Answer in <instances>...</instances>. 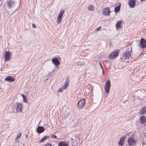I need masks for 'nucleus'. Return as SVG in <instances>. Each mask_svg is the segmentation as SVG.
Segmentation results:
<instances>
[{
	"instance_id": "obj_32",
	"label": "nucleus",
	"mask_w": 146,
	"mask_h": 146,
	"mask_svg": "<svg viewBox=\"0 0 146 146\" xmlns=\"http://www.w3.org/2000/svg\"><path fill=\"white\" fill-rule=\"evenodd\" d=\"M32 25L33 28H35L36 27V26L34 24H32Z\"/></svg>"
},
{
	"instance_id": "obj_35",
	"label": "nucleus",
	"mask_w": 146,
	"mask_h": 146,
	"mask_svg": "<svg viewBox=\"0 0 146 146\" xmlns=\"http://www.w3.org/2000/svg\"><path fill=\"white\" fill-rule=\"evenodd\" d=\"M143 146H146V144L143 142Z\"/></svg>"
},
{
	"instance_id": "obj_10",
	"label": "nucleus",
	"mask_w": 146,
	"mask_h": 146,
	"mask_svg": "<svg viewBox=\"0 0 146 146\" xmlns=\"http://www.w3.org/2000/svg\"><path fill=\"white\" fill-rule=\"evenodd\" d=\"M139 45L143 48L146 47V40L143 38H142L139 42Z\"/></svg>"
},
{
	"instance_id": "obj_23",
	"label": "nucleus",
	"mask_w": 146,
	"mask_h": 146,
	"mask_svg": "<svg viewBox=\"0 0 146 146\" xmlns=\"http://www.w3.org/2000/svg\"><path fill=\"white\" fill-rule=\"evenodd\" d=\"M49 138V137L48 136H45L42 138L39 141V143H42L46 139Z\"/></svg>"
},
{
	"instance_id": "obj_1",
	"label": "nucleus",
	"mask_w": 146,
	"mask_h": 146,
	"mask_svg": "<svg viewBox=\"0 0 146 146\" xmlns=\"http://www.w3.org/2000/svg\"><path fill=\"white\" fill-rule=\"evenodd\" d=\"M19 7L14 0H10L7 2L6 9L8 11L13 13L19 8Z\"/></svg>"
},
{
	"instance_id": "obj_6",
	"label": "nucleus",
	"mask_w": 146,
	"mask_h": 146,
	"mask_svg": "<svg viewBox=\"0 0 146 146\" xmlns=\"http://www.w3.org/2000/svg\"><path fill=\"white\" fill-rule=\"evenodd\" d=\"M85 103V100L84 99H82L80 100L77 104L78 107L79 109L82 108Z\"/></svg>"
},
{
	"instance_id": "obj_18",
	"label": "nucleus",
	"mask_w": 146,
	"mask_h": 146,
	"mask_svg": "<svg viewBox=\"0 0 146 146\" xmlns=\"http://www.w3.org/2000/svg\"><path fill=\"white\" fill-rule=\"evenodd\" d=\"M58 146H68V145L66 142L61 141L58 143Z\"/></svg>"
},
{
	"instance_id": "obj_21",
	"label": "nucleus",
	"mask_w": 146,
	"mask_h": 146,
	"mask_svg": "<svg viewBox=\"0 0 146 146\" xmlns=\"http://www.w3.org/2000/svg\"><path fill=\"white\" fill-rule=\"evenodd\" d=\"M121 5H119L117 7H115L114 9V11L116 13H117L120 10Z\"/></svg>"
},
{
	"instance_id": "obj_8",
	"label": "nucleus",
	"mask_w": 146,
	"mask_h": 146,
	"mask_svg": "<svg viewBox=\"0 0 146 146\" xmlns=\"http://www.w3.org/2000/svg\"><path fill=\"white\" fill-rule=\"evenodd\" d=\"M126 138V136H122L121 138H120V139L118 142V145H119L123 146Z\"/></svg>"
},
{
	"instance_id": "obj_7",
	"label": "nucleus",
	"mask_w": 146,
	"mask_h": 146,
	"mask_svg": "<svg viewBox=\"0 0 146 146\" xmlns=\"http://www.w3.org/2000/svg\"><path fill=\"white\" fill-rule=\"evenodd\" d=\"M127 143L129 146H133L136 144V142L132 137H130L128 140Z\"/></svg>"
},
{
	"instance_id": "obj_37",
	"label": "nucleus",
	"mask_w": 146,
	"mask_h": 146,
	"mask_svg": "<svg viewBox=\"0 0 146 146\" xmlns=\"http://www.w3.org/2000/svg\"><path fill=\"white\" fill-rule=\"evenodd\" d=\"M144 135L145 137H146V132L144 133Z\"/></svg>"
},
{
	"instance_id": "obj_27",
	"label": "nucleus",
	"mask_w": 146,
	"mask_h": 146,
	"mask_svg": "<svg viewBox=\"0 0 146 146\" xmlns=\"http://www.w3.org/2000/svg\"><path fill=\"white\" fill-rule=\"evenodd\" d=\"M51 137L52 138H54L56 139H58V138H57V137L56 135H54L53 134L51 135Z\"/></svg>"
},
{
	"instance_id": "obj_15",
	"label": "nucleus",
	"mask_w": 146,
	"mask_h": 146,
	"mask_svg": "<svg viewBox=\"0 0 146 146\" xmlns=\"http://www.w3.org/2000/svg\"><path fill=\"white\" fill-rule=\"evenodd\" d=\"M5 80L8 82H12L15 80V79L11 76H8L5 79Z\"/></svg>"
},
{
	"instance_id": "obj_24",
	"label": "nucleus",
	"mask_w": 146,
	"mask_h": 146,
	"mask_svg": "<svg viewBox=\"0 0 146 146\" xmlns=\"http://www.w3.org/2000/svg\"><path fill=\"white\" fill-rule=\"evenodd\" d=\"M88 9L90 11H93L94 9V6L92 5H90L88 7Z\"/></svg>"
},
{
	"instance_id": "obj_12",
	"label": "nucleus",
	"mask_w": 146,
	"mask_h": 146,
	"mask_svg": "<svg viewBox=\"0 0 146 146\" xmlns=\"http://www.w3.org/2000/svg\"><path fill=\"white\" fill-rule=\"evenodd\" d=\"M128 4L131 8H133L135 5V0H129Z\"/></svg>"
},
{
	"instance_id": "obj_22",
	"label": "nucleus",
	"mask_w": 146,
	"mask_h": 146,
	"mask_svg": "<svg viewBox=\"0 0 146 146\" xmlns=\"http://www.w3.org/2000/svg\"><path fill=\"white\" fill-rule=\"evenodd\" d=\"M146 113V107L143 108L140 111V113L141 114H144Z\"/></svg>"
},
{
	"instance_id": "obj_39",
	"label": "nucleus",
	"mask_w": 146,
	"mask_h": 146,
	"mask_svg": "<svg viewBox=\"0 0 146 146\" xmlns=\"http://www.w3.org/2000/svg\"><path fill=\"white\" fill-rule=\"evenodd\" d=\"M26 137H27V135H26Z\"/></svg>"
},
{
	"instance_id": "obj_26",
	"label": "nucleus",
	"mask_w": 146,
	"mask_h": 146,
	"mask_svg": "<svg viewBox=\"0 0 146 146\" xmlns=\"http://www.w3.org/2000/svg\"><path fill=\"white\" fill-rule=\"evenodd\" d=\"M68 86V84H65L64 85H63L62 86V88L63 89H65Z\"/></svg>"
},
{
	"instance_id": "obj_11",
	"label": "nucleus",
	"mask_w": 146,
	"mask_h": 146,
	"mask_svg": "<svg viewBox=\"0 0 146 146\" xmlns=\"http://www.w3.org/2000/svg\"><path fill=\"white\" fill-rule=\"evenodd\" d=\"M130 56V54L129 52L125 51L123 54V58L124 59H127L129 58Z\"/></svg>"
},
{
	"instance_id": "obj_2",
	"label": "nucleus",
	"mask_w": 146,
	"mask_h": 146,
	"mask_svg": "<svg viewBox=\"0 0 146 146\" xmlns=\"http://www.w3.org/2000/svg\"><path fill=\"white\" fill-rule=\"evenodd\" d=\"M142 92L140 91H138L133 95L132 98L133 100L135 101V102H138L139 101H141L142 100V98L140 97H142Z\"/></svg>"
},
{
	"instance_id": "obj_29",
	"label": "nucleus",
	"mask_w": 146,
	"mask_h": 146,
	"mask_svg": "<svg viewBox=\"0 0 146 146\" xmlns=\"http://www.w3.org/2000/svg\"><path fill=\"white\" fill-rule=\"evenodd\" d=\"M63 89L62 88H60L58 90V92H61L63 90Z\"/></svg>"
},
{
	"instance_id": "obj_31",
	"label": "nucleus",
	"mask_w": 146,
	"mask_h": 146,
	"mask_svg": "<svg viewBox=\"0 0 146 146\" xmlns=\"http://www.w3.org/2000/svg\"><path fill=\"white\" fill-rule=\"evenodd\" d=\"M100 65L101 66V69H102V74L103 73V67L102 66V64H101V63L100 62Z\"/></svg>"
},
{
	"instance_id": "obj_13",
	"label": "nucleus",
	"mask_w": 146,
	"mask_h": 146,
	"mask_svg": "<svg viewBox=\"0 0 146 146\" xmlns=\"http://www.w3.org/2000/svg\"><path fill=\"white\" fill-rule=\"evenodd\" d=\"M111 12L110 11V9L109 7H106L105 8L103 12V14L105 15H109V13Z\"/></svg>"
},
{
	"instance_id": "obj_14",
	"label": "nucleus",
	"mask_w": 146,
	"mask_h": 146,
	"mask_svg": "<svg viewBox=\"0 0 146 146\" xmlns=\"http://www.w3.org/2000/svg\"><path fill=\"white\" fill-rule=\"evenodd\" d=\"M52 63L55 66H57L60 64L58 59L56 58H53L52 60Z\"/></svg>"
},
{
	"instance_id": "obj_17",
	"label": "nucleus",
	"mask_w": 146,
	"mask_h": 146,
	"mask_svg": "<svg viewBox=\"0 0 146 146\" xmlns=\"http://www.w3.org/2000/svg\"><path fill=\"white\" fill-rule=\"evenodd\" d=\"M10 53L8 51H6L5 54V61L8 60L10 58Z\"/></svg>"
},
{
	"instance_id": "obj_34",
	"label": "nucleus",
	"mask_w": 146,
	"mask_h": 146,
	"mask_svg": "<svg viewBox=\"0 0 146 146\" xmlns=\"http://www.w3.org/2000/svg\"><path fill=\"white\" fill-rule=\"evenodd\" d=\"M21 96L22 97H23V99H25V98L26 97V96L23 94H22Z\"/></svg>"
},
{
	"instance_id": "obj_19",
	"label": "nucleus",
	"mask_w": 146,
	"mask_h": 146,
	"mask_svg": "<svg viewBox=\"0 0 146 146\" xmlns=\"http://www.w3.org/2000/svg\"><path fill=\"white\" fill-rule=\"evenodd\" d=\"M122 22L121 21H118L116 25V28L117 30H118L119 28L121 26V25L122 23Z\"/></svg>"
},
{
	"instance_id": "obj_28",
	"label": "nucleus",
	"mask_w": 146,
	"mask_h": 146,
	"mask_svg": "<svg viewBox=\"0 0 146 146\" xmlns=\"http://www.w3.org/2000/svg\"><path fill=\"white\" fill-rule=\"evenodd\" d=\"M23 101L24 102H25L27 103L28 102H27V98H26V96L25 98V99H23Z\"/></svg>"
},
{
	"instance_id": "obj_30",
	"label": "nucleus",
	"mask_w": 146,
	"mask_h": 146,
	"mask_svg": "<svg viewBox=\"0 0 146 146\" xmlns=\"http://www.w3.org/2000/svg\"><path fill=\"white\" fill-rule=\"evenodd\" d=\"M68 82H69V80H68V79H66V82H65V84H68Z\"/></svg>"
},
{
	"instance_id": "obj_4",
	"label": "nucleus",
	"mask_w": 146,
	"mask_h": 146,
	"mask_svg": "<svg viewBox=\"0 0 146 146\" xmlns=\"http://www.w3.org/2000/svg\"><path fill=\"white\" fill-rule=\"evenodd\" d=\"M118 50H115L110 54L109 58L110 59H113L118 55Z\"/></svg>"
},
{
	"instance_id": "obj_20",
	"label": "nucleus",
	"mask_w": 146,
	"mask_h": 146,
	"mask_svg": "<svg viewBox=\"0 0 146 146\" xmlns=\"http://www.w3.org/2000/svg\"><path fill=\"white\" fill-rule=\"evenodd\" d=\"M146 121V117L145 116H142L141 117L140 122L141 123H144Z\"/></svg>"
},
{
	"instance_id": "obj_5",
	"label": "nucleus",
	"mask_w": 146,
	"mask_h": 146,
	"mask_svg": "<svg viewBox=\"0 0 146 146\" xmlns=\"http://www.w3.org/2000/svg\"><path fill=\"white\" fill-rule=\"evenodd\" d=\"M64 11L63 10H62L60 11L58 16L56 22L58 24H60L61 22V19L64 13Z\"/></svg>"
},
{
	"instance_id": "obj_9",
	"label": "nucleus",
	"mask_w": 146,
	"mask_h": 146,
	"mask_svg": "<svg viewBox=\"0 0 146 146\" xmlns=\"http://www.w3.org/2000/svg\"><path fill=\"white\" fill-rule=\"evenodd\" d=\"M16 110L18 112H22V106L21 104L20 103H17L15 107Z\"/></svg>"
},
{
	"instance_id": "obj_3",
	"label": "nucleus",
	"mask_w": 146,
	"mask_h": 146,
	"mask_svg": "<svg viewBox=\"0 0 146 146\" xmlns=\"http://www.w3.org/2000/svg\"><path fill=\"white\" fill-rule=\"evenodd\" d=\"M111 86L110 82L109 80H107L105 84L104 88L106 93H108L109 92Z\"/></svg>"
},
{
	"instance_id": "obj_25",
	"label": "nucleus",
	"mask_w": 146,
	"mask_h": 146,
	"mask_svg": "<svg viewBox=\"0 0 146 146\" xmlns=\"http://www.w3.org/2000/svg\"><path fill=\"white\" fill-rule=\"evenodd\" d=\"M21 133H18L17 136V137L16 138V139H18L20 138L21 136Z\"/></svg>"
},
{
	"instance_id": "obj_36",
	"label": "nucleus",
	"mask_w": 146,
	"mask_h": 146,
	"mask_svg": "<svg viewBox=\"0 0 146 146\" xmlns=\"http://www.w3.org/2000/svg\"><path fill=\"white\" fill-rule=\"evenodd\" d=\"M46 146H52L50 144H47Z\"/></svg>"
},
{
	"instance_id": "obj_33",
	"label": "nucleus",
	"mask_w": 146,
	"mask_h": 146,
	"mask_svg": "<svg viewBox=\"0 0 146 146\" xmlns=\"http://www.w3.org/2000/svg\"><path fill=\"white\" fill-rule=\"evenodd\" d=\"M101 27H99L98 28H97L96 30L97 31H99V30H100L101 29Z\"/></svg>"
},
{
	"instance_id": "obj_16",
	"label": "nucleus",
	"mask_w": 146,
	"mask_h": 146,
	"mask_svg": "<svg viewBox=\"0 0 146 146\" xmlns=\"http://www.w3.org/2000/svg\"><path fill=\"white\" fill-rule=\"evenodd\" d=\"M44 131V129L42 126H38L37 129V131L38 133H40Z\"/></svg>"
},
{
	"instance_id": "obj_38",
	"label": "nucleus",
	"mask_w": 146,
	"mask_h": 146,
	"mask_svg": "<svg viewBox=\"0 0 146 146\" xmlns=\"http://www.w3.org/2000/svg\"><path fill=\"white\" fill-rule=\"evenodd\" d=\"M141 0L142 1H145V0Z\"/></svg>"
}]
</instances>
